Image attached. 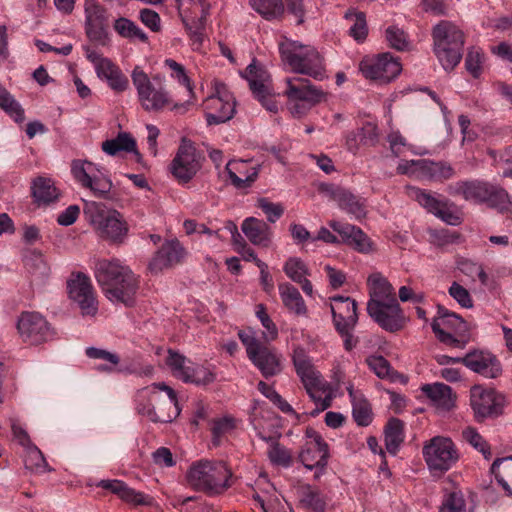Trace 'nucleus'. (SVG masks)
I'll use <instances>...</instances> for the list:
<instances>
[{"label": "nucleus", "instance_id": "7ed1b4c3", "mask_svg": "<svg viewBox=\"0 0 512 512\" xmlns=\"http://www.w3.org/2000/svg\"><path fill=\"white\" fill-rule=\"evenodd\" d=\"M278 47L283 63L291 71L318 81L327 77L324 59L314 47L287 38L280 41Z\"/></svg>", "mask_w": 512, "mask_h": 512}, {"label": "nucleus", "instance_id": "ddd939ff", "mask_svg": "<svg viewBox=\"0 0 512 512\" xmlns=\"http://www.w3.org/2000/svg\"><path fill=\"white\" fill-rule=\"evenodd\" d=\"M177 8L189 35L192 49L200 50L204 40L205 19L208 14L206 0H177Z\"/></svg>", "mask_w": 512, "mask_h": 512}, {"label": "nucleus", "instance_id": "a878e982", "mask_svg": "<svg viewBox=\"0 0 512 512\" xmlns=\"http://www.w3.org/2000/svg\"><path fill=\"white\" fill-rule=\"evenodd\" d=\"M292 360L296 374L306 391L326 386V381L322 378L321 373L315 368L311 358L302 347L297 346L294 348Z\"/></svg>", "mask_w": 512, "mask_h": 512}, {"label": "nucleus", "instance_id": "4d7b16f0", "mask_svg": "<svg viewBox=\"0 0 512 512\" xmlns=\"http://www.w3.org/2000/svg\"><path fill=\"white\" fill-rule=\"evenodd\" d=\"M484 53L480 48L472 47L468 50L465 58L466 70L474 77L478 78L483 71Z\"/></svg>", "mask_w": 512, "mask_h": 512}, {"label": "nucleus", "instance_id": "e2e57ef3", "mask_svg": "<svg viewBox=\"0 0 512 512\" xmlns=\"http://www.w3.org/2000/svg\"><path fill=\"white\" fill-rule=\"evenodd\" d=\"M215 380V373L209 367L194 364L191 374L185 378L186 383L208 385Z\"/></svg>", "mask_w": 512, "mask_h": 512}, {"label": "nucleus", "instance_id": "423d86ee", "mask_svg": "<svg viewBox=\"0 0 512 512\" xmlns=\"http://www.w3.org/2000/svg\"><path fill=\"white\" fill-rule=\"evenodd\" d=\"M434 52L442 67L454 69L462 58L464 34L455 24L442 21L433 29Z\"/></svg>", "mask_w": 512, "mask_h": 512}, {"label": "nucleus", "instance_id": "cd10ccee", "mask_svg": "<svg viewBox=\"0 0 512 512\" xmlns=\"http://www.w3.org/2000/svg\"><path fill=\"white\" fill-rule=\"evenodd\" d=\"M330 300L335 329L343 331L354 329L358 322L356 301L344 296H334Z\"/></svg>", "mask_w": 512, "mask_h": 512}, {"label": "nucleus", "instance_id": "de8ad7c7", "mask_svg": "<svg viewBox=\"0 0 512 512\" xmlns=\"http://www.w3.org/2000/svg\"><path fill=\"white\" fill-rule=\"evenodd\" d=\"M250 6L268 21L280 19L284 14L281 0H249Z\"/></svg>", "mask_w": 512, "mask_h": 512}, {"label": "nucleus", "instance_id": "603ef678", "mask_svg": "<svg viewBox=\"0 0 512 512\" xmlns=\"http://www.w3.org/2000/svg\"><path fill=\"white\" fill-rule=\"evenodd\" d=\"M345 18L353 21V24L349 29L351 37H353L357 42L364 41L368 34L365 14L351 9L345 13Z\"/></svg>", "mask_w": 512, "mask_h": 512}, {"label": "nucleus", "instance_id": "4be33fe9", "mask_svg": "<svg viewBox=\"0 0 512 512\" xmlns=\"http://www.w3.org/2000/svg\"><path fill=\"white\" fill-rule=\"evenodd\" d=\"M367 313L386 331L396 332L404 326L405 317L397 299L382 303L368 302Z\"/></svg>", "mask_w": 512, "mask_h": 512}, {"label": "nucleus", "instance_id": "58836bf2", "mask_svg": "<svg viewBox=\"0 0 512 512\" xmlns=\"http://www.w3.org/2000/svg\"><path fill=\"white\" fill-rule=\"evenodd\" d=\"M405 189L411 199L417 201L428 212L434 215H436L442 207H446L449 204L447 199L437 198L426 190H422L418 187L408 185Z\"/></svg>", "mask_w": 512, "mask_h": 512}, {"label": "nucleus", "instance_id": "39448f33", "mask_svg": "<svg viewBox=\"0 0 512 512\" xmlns=\"http://www.w3.org/2000/svg\"><path fill=\"white\" fill-rule=\"evenodd\" d=\"M84 214L102 239L117 244L124 242L129 227L117 210L108 209L97 202H87Z\"/></svg>", "mask_w": 512, "mask_h": 512}, {"label": "nucleus", "instance_id": "f03ea898", "mask_svg": "<svg viewBox=\"0 0 512 512\" xmlns=\"http://www.w3.org/2000/svg\"><path fill=\"white\" fill-rule=\"evenodd\" d=\"M447 192L476 204L486 203L501 213H512V201L507 191L487 181L477 179L457 181L447 186Z\"/></svg>", "mask_w": 512, "mask_h": 512}, {"label": "nucleus", "instance_id": "bf43d9fd", "mask_svg": "<svg viewBox=\"0 0 512 512\" xmlns=\"http://www.w3.org/2000/svg\"><path fill=\"white\" fill-rule=\"evenodd\" d=\"M431 327L440 342L456 348L462 349L465 347L467 340L464 337L458 339L454 331H446L444 328H441L439 321H433Z\"/></svg>", "mask_w": 512, "mask_h": 512}, {"label": "nucleus", "instance_id": "0eeeda50", "mask_svg": "<svg viewBox=\"0 0 512 512\" xmlns=\"http://www.w3.org/2000/svg\"><path fill=\"white\" fill-rule=\"evenodd\" d=\"M285 82L284 95L288 110L294 117L305 115L313 106L327 100L328 93L306 78L296 76L287 78Z\"/></svg>", "mask_w": 512, "mask_h": 512}, {"label": "nucleus", "instance_id": "4c0bfd02", "mask_svg": "<svg viewBox=\"0 0 512 512\" xmlns=\"http://www.w3.org/2000/svg\"><path fill=\"white\" fill-rule=\"evenodd\" d=\"M279 294L284 306L298 316L307 314V307L303 297L296 287L290 283L279 284Z\"/></svg>", "mask_w": 512, "mask_h": 512}, {"label": "nucleus", "instance_id": "2f4dec72", "mask_svg": "<svg viewBox=\"0 0 512 512\" xmlns=\"http://www.w3.org/2000/svg\"><path fill=\"white\" fill-rule=\"evenodd\" d=\"M226 171L232 185L236 189H246L257 179L259 166L249 167L246 161H229L226 164Z\"/></svg>", "mask_w": 512, "mask_h": 512}, {"label": "nucleus", "instance_id": "c9c22d12", "mask_svg": "<svg viewBox=\"0 0 512 512\" xmlns=\"http://www.w3.org/2000/svg\"><path fill=\"white\" fill-rule=\"evenodd\" d=\"M330 195L339 208L351 216L356 219H360L365 216V209L363 205L357 200L356 196L348 190L340 187H331Z\"/></svg>", "mask_w": 512, "mask_h": 512}, {"label": "nucleus", "instance_id": "9d476101", "mask_svg": "<svg viewBox=\"0 0 512 512\" xmlns=\"http://www.w3.org/2000/svg\"><path fill=\"white\" fill-rule=\"evenodd\" d=\"M239 339L246 348L247 356L265 378L282 371L281 356L272 348L259 342L250 330H240Z\"/></svg>", "mask_w": 512, "mask_h": 512}, {"label": "nucleus", "instance_id": "f8f14e48", "mask_svg": "<svg viewBox=\"0 0 512 512\" xmlns=\"http://www.w3.org/2000/svg\"><path fill=\"white\" fill-rule=\"evenodd\" d=\"M422 454L428 469L440 474L450 470L460 457L455 443L444 436H435L427 441L423 446Z\"/></svg>", "mask_w": 512, "mask_h": 512}, {"label": "nucleus", "instance_id": "a211bd4d", "mask_svg": "<svg viewBox=\"0 0 512 512\" xmlns=\"http://www.w3.org/2000/svg\"><path fill=\"white\" fill-rule=\"evenodd\" d=\"M470 403L476 419L481 421L501 415L505 397L495 389L475 385L470 390Z\"/></svg>", "mask_w": 512, "mask_h": 512}, {"label": "nucleus", "instance_id": "b1692460", "mask_svg": "<svg viewBox=\"0 0 512 512\" xmlns=\"http://www.w3.org/2000/svg\"><path fill=\"white\" fill-rule=\"evenodd\" d=\"M187 255L186 249L176 238L166 240L151 258L148 269L159 274L181 263Z\"/></svg>", "mask_w": 512, "mask_h": 512}, {"label": "nucleus", "instance_id": "9b49d317", "mask_svg": "<svg viewBox=\"0 0 512 512\" xmlns=\"http://www.w3.org/2000/svg\"><path fill=\"white\" fill-rule=\"evenodd\" d=\"M206 121L209 126L219 125L230 120L235 113L236 101L227 86L219 81L211 83V93L203 102Z\"/></svg>", "mask_w": 512, "mask_h": 512}, {"label": "nucleus", "instance_id": "dca6fc26", "mask_svg": "<svg viewBox=\"0 0 512 512\" xmlns=\"http://www.w3.org/2000/svg\"><path fill=\"white\" fill-rule=\"evenodd\" d=\"M84 51L86 58L92 63L97 77L106 82L111 90L115 93H122L129 88V80L119 66L89 46L84 47Z\"/></svg>", "mask_w": 512, "mask_h": 512}, {"label": "nucleus", "instance_id": "e433bc0d", "mask_svg": "<svg viewBox=\"0 0 512 512\" xmlns=\"http://www.w3.org/2000/svg\"><path fill=\"white\" fill-rule=\"evenodd\" d=\"M368 287L370 296L368 302L382 303L396 299L393 286L380 273H374L369 276Z\"/></svg>", "mask_w": 512, "mask_h": 512}, {"label": "nucleus", "instance_id": "6e6d98bb", "mask_svg": "<svg viewBox=\"0 0 512 512\" xmlns=\"http://www.w3.org/2000/svg\"><path fill=\"white\" fill-rule=\"evenodd\" d=\"M462 436L466 442L481 452L485 459L489 460L491 458L489 445L475 428L467 427L463 430Z\"/></svg>", "mask_w": 512, "mask_h": 512}, {"label": "nucleus", "instance_id": "6ab92c4d", "mask_svg": "<svg viewBox=\"0 0 512 512\" xmlns=\"http://www.w3.org/2000/svg\"><path fill=\"white\" fill-rule=\"evenodd\" d=\"M241 76L245 78L255 98L262 104L266 110L276 113L278 105L270 88V75L267 70L253 61L247 66Z\"/></svg>", "mask_w": 512, "mask_h": 512}, {"label": "nucleus", "instance_id": "680f3d73", "mask_svg": "<svg viewBox=\"0 0 512 512\" xmlns=\"http://www.w3.org/2000/svg\"><path fill=\"white\" fill-rule=\"evenodd\" d=\"M458 268L463 274L470 277L472 280H475V277H478L481 284H487L488 275L480 264L469 259H462L458 262Z\"/></svg>", "mask_w": 512, "mask_h": 512}, {"label": "nucleus", "instance_id": "ea45409f", "mask_svg": "<svg viewBox=\"0 0 512 512\" xmlns=\"http://www.w3.org/2000/svg\"><path fill=\"white\" fill-rule=\"evenodd\" d=\"M433 321H439L441 328L446 331H454L460 337H466L468 333L467 323L459 315L450 312L444 306H438L437 317Z\"/></svg>", "mask_w": 512, "mask_h": 512}, {"label": "nucleus", "instance_id": "338daca9", "mask_svg": "<svg viewBox=\"0 0 512 512\" xmlns=\"http://www.w3.org/2000/svg\"><path fill=\"white\" fill-rule=\"evenodd\" d=\"M152 392H157V389H153V385L151 387L144 388L139 393V401L137 404V412L147 417L149 420L152 421V416L150 413H153V410H155V402H151L150 400V394Z\"/></svg>", "mask_w": 512, "mask_h": 512}, {"label": "nucleus", "instance_id": "774afa93", "mask_svg": "<svg viewBox=\"0 0 512 512\" xmlns=\"http://www.w3.org/2000/svg\"><path fill=\"white\" fill-rule=\"evenodd\" d=\"M139 20L144 26L154 33H158L162 29L160 15L152 9H141L139 11Z\"/></svg>", "mask_w": 512, "mask_h": 512}, {"label": "nucleus", "instance_id": "f3484780", "mask_svg": "<svg viewBox=\"0 0 512 512\" xmlns=\"http://www.w3.org/2000/svg\"><path fill=\"white\" fill-rule=\"evenodd\" d=\"M359 70L367 79L389 83L401 73L402 65L397 57L387 52L362 59Z\"/></svg>", "mask_w": 512, "mask_h": 512}, {"label": "nucleus", "instance_id": "052dcab7", "mask_svg": "<svg viewBox=\"0 0 512 512\" xmlns=\"http://www.w3.org/2000/svg\"><path fill=\"white\" fill-rule=\"evenodd\" d=\"M285 274L294 282L303 281L309 272L306 264L297 257L289 258L283 267Z\"/></svg>", "mask_w": 512, "mask_h": 512}, {"label": "nucleus", "instance_id": "f257e3e1", "mask_svg": "<svg viewBox=\"0 0 512 512\" xmlns=\"http://www.w3.org/2000/svg\"><path fill=\"white\" fill-rule=\"evenodd\" d=\"M95 278L113 304L132 306L135 303L140 280L130 267L118 260H100L95 267Z\"/></svg>", "mask_w": 512, "mask_h": 512}, {"label": "nucleus", "instance_id": "20e7f679", "mask_svg": "<svg viewBox=\"0 0 512 512\" xmlns=\"http://www.w3.org/2000/svg\"><path fill=\"white\" fill-rule=\"evenodd\" d=\"M231 470L222 461L202 459L193 462L186 473L188 484L209 495L222 494L231 487Z\"/></svg>", "mask_w": 512, "mask_h": 512}, {"label": "nucleus", "instance_id": "5fc2aeb1", "mask_svg": "<svg viewBox=\"0 0 512 512\" xmlns=\"http://www.w3.org/2000/svg\"><path fill=\"white\" fill-rule=\"evenodd\" d=\"M236 428V420L231 416H224L221 418L214 419L212 422V435H213V443L218 445L220 443V439L231 433Z\"/></svg>", "mask_w": 512, "mask_h": 512}, {"label": "nucleus", "instance_id": "6e6552de", "mask_svg": "<svg viewBox=\"0 0 512 512\" xmlns=\"http://www.w3.org/2000/svg\"><path fill=\"white\" fill-rule=\"evenodd\" d=\"M131 79L144 110L158 112L171 104L169 92L160 77L155 76L151 80L140 66H136L131 72Z\"/></svg>", "mask_w": 512, "mask_h": 512}, {"label": "nucleus", "instance_id": "a19ab883", "mask_svg": "<svg viewBox=\"0 0 512 512\" xmlns=\"http://www.w3.org/2000/svg\"><path fill=\"white\" fill-rule=\"evenodd\" d=\"M27 272L35 281H43L49 276L50 268L41 252L29 251L24 257Z\"/></svg>", "mask_w": 512, "mask_h": 512}, {"label": "nucleus", "instance_id": "79ce46f5", "mask_svg": "<svg viewBox=\"0 0 512 512\" xmlns=\"http://www.w3.org/2000/svg\"><path fill=\"white\" fill-rule=\"evenodd\" d=\"M32 195L38 204H49L58 199L59 193L50 178L38 177L33 180Z\"/></svg>", "mask_w": 512, "mask_h": 512}, {"label": "nucleus", "instance_id": "69168bd1", "mask_svg": "<svg viewBox=\"0 0 512 512\" xmlns=\"http://www.w3.org/2000/svg\"><path fill=\"white\" fill-rule=\"evenodd\" d=\"M256 316L260 320L262 326L265 328V332L263 333L265 340L272 341L276 339L278 335L277 327L267 314L263 304H258L256 306Z\"/></svg>", "mask_w": 512, "mask_h": 512}, {"label": "nucleus", "instance_id": "473e14b6", "mask_svg": "<svg viewBox=\"0 0 512 512\" xmlns=\"http://www.w3.org/2000/svg\"><path fill=\"white\" fill-rule=\"evenodd\" d=\"M97 486L111 491L127 503L134 505H149L151 503V498L149 496L130 488L121 480H101Z\"/></svg>", "mask_w": 512, "mask_h": 512}, {"label": "nucleus", "instance_id": "72a5a7b5", "mask_svg": "<svg viewBox=\"0 0 512 512\" xmlns=\"http://www.w3.org/2000/svg\"><path fill=\"white\" fill-rule=\"evenodd\" d=\"M241 229L252 244L261 247H268L270 245L272 231L270 226L263 220L248 217L243 221Z\"/></svg>", "mask_w": 512, "mask_h": 512}, {"label": "nucleus", "instance_id": "412c9836", "mask_svg": "<svg viewBox=\"0 0 512 512\" xmlns=\"http://www.w3.org/2000/svg\"><path fill=\"white\" fill-rule=\"evenodd\" d=\"M67 288L70 299L77 303L83 315H96L98 301L89 276L81 272L73 274Z\"/></svg>", "mask_w": 512, "mask_h": 512}, {"label": "nucleus", "instance_id": "4468645a", "mask_svg": "<svg viewBox=\"0 0 512 512\" xmlns=\"http://www.w3.org/2000/svg\"><path fill=\"white\" fill-rule=\"evenodd\" d=\"M71 174L81 187L89 189L96 197H105L112 188V181L96 164L88 160H73Z\"/></svg>", "mask_w": 512, "mask_h": 512}, {"label": "nucleus", "instance_id": "49530a36", "mask_svg": "<svg viewBox=\"0 0 512 512\" xmlns=\"http://www.w3.org/2000/svg\"><path fill=\"white\" fill-rule=\"evenodd\" d=\"M113 28L121 37L130 41L138 40L143 43L148 41V35L128 18L119 17L115 20Z\"/></svg>", "mask_w": 512, "mask_h": 512}, {"label": "nucleus", "instance_id": "13d9d810", "mask_svg": "<svg viewBox=\"0 0 512 512\" xmlns=\"http://www.w3.org/2000/svg\"><path fill=\"white\" fill-rule=\"evenodd\" d=\"M440 512H466V503L461 491H452L445 494Z\"/></svg>", "mask_w": 512, "mask_h": 512}, {"label": "nucleus", "instance_id": "864d4df0", "mask_svg": "<svg viewBox=\"0 0 512 512\" xmlns=\"http://www.w3.org/2000/svg\"><path fill=\"white\" fill-rule=\"evenodd\" d=\"M262 440L270 442L271 445L268 450V457L270 461L275 465L288 467L291 464V454L287 449L282 447L273 437H265L259 434Z\"/></svg>", "mask_w": 512, "mask_h": 512}, {"label": "nucleus", "instance_id": "1a4fd4ad", "mask_svg": "<svg viewBox=\"0 0 512 512\" xmlns=\"http://www.w3.org/2000/svg\"><path fill=\"white\" fill-rule=\"evenodd\" d=\"M204 161V154L196 148L194 142L183 137L168 170L179 184L185 185L196 177Z\"/></svg>", "mask_w": 512, "mask_h": 512}, {"label": "nucleus", "instance_id": "a18cd8bd", "mask_svg": "<svg viewBox=\"0 0 512 512\" xmlns=\"http://www.w3.org/2000/svg\"><path fill=\"white\" fill-rule=\"evenodd\" d=\"M403 441V422L397 418L390 419L385 428V446L387 451L392 455H396Z\"/></svg>", "mask_w": 512, "mask_h": 512}, {"label": "nucleus", "instance_id": "2eb2a0df", "mask_svg": "<svg viewBox=\"0 0 512 512\" xmlns=\"http://www.w3.org/2000/svg\"><path fill=\"white\" fill-rule=\"evenodd\" d=\"M17 332L23 343L37 346L52 340L55 331L48 320L39 312L25 311L16 323Z\"/></svg>", "mask_w": 512, "mask_h": 512}, {"label": "nucleus", "instance_id": "aec40b11", "mask_svg": "<svg viewBox=\"0 0 512 512\" xmlns=\"http://www.w3.org/2000/svg\"><path fill=\"white\" fill-rule=\"evenodd\" d=\"M329 453L328 445L321 435L312 428L306 429V442L299 455L300 461L309 469H316L315 478L323 474L327 465Z\"/></svg>", "mask_w": 512, "mask_h": 512}, {"label": "nucleus", "instance_id": "f704fd0d", "mask_svg": "<svg viewBox=\"0 0 512 512\" xmlns=\"http://www.w3.org/2000/svg\"><path fill=\"white\" fill-rule=\"evenodd\" d=\"M421 391L431 400L437 409L447 411L451 409L454 404L452 389L446 384H425L421 387Z\"/></svg>", "mask_w": 512, "mask_h": 512}, {"label": "nucleus", "instance_id": "c85d7f7f", "mask_svg": "<svg viewBox=\"0 0 512 512\" xmlns=\"http://www.w3.org/2000/svg\"><path fill=\"white\" fill-rule=\"evenodd\" d=\"M329 225L341 236L343 243L351 246L356 251L365 254L373 251V243L360 228L335 220L330 221Z\"/></svg>", "mask_w": 512, "mask_h": 512}, {"label": "nucleus", "instance_id": "7c9ffc66", "mask_svg": "<svg viewBox=\"0 0 512 512\" xmlns=\"http://www.w3.org/2000/svg\"><path fill=\"white\" fill-rule=\"evenodd\" d=\"M86 355L91 359L102 360L103 363L95 365V370L100 373L106 374H130L132 369L124 365L121 361L120 356L105 349L88 347L86 349Z\"/></svg>", "mask_w": 512, "mask_h": 512}, {"label": "nucleus", "instance_id": "0e129e2a", "mask_svg": "<svg viewBox=\"0 0 512 512\" xmlns=\"http://www.w3.org/2000/svg\"><path fill=\"white\" fill-rule=\"evenodd\" d=\"M164 65L170 70L171 78L176 80L180 85L184 86L189 92L192 91L190 78L188 77L186 69L182 64L176 62L173 59H166L164 61Z\"/></svg>", "mask_w": 512, "mask_h": 512}, {"label": "nucleus", "instance_id": "5701e85b", "mask_svg": "<svg viewBox=\"0 0 512 512\" xmlns=\"http://www.w3.org/2000/svg\"><path fill=\"white\" fill-rule=\"evenodd\" d=\"M153 389L166 392L167 397H161L158 391L150 394L151 402H155V410L150 413L152 422H172L181 412L175 391L165 383H154Z\"/></svg>", "mask_w": 512, "mask_h": 512}, {"label": "nucleus", "instance_id": "37998d69", "mask_svg": "<svg viewBox=\"0 0 512 512\" xmlns=\"http://www.w3.org/2000/svg\"><path fill=\"white\" fill-rule=\"evenodd\" d=\"M352 402V415L355 422L360 426H368L372 422L373 414L369 402L353 390L348 388Z\"/></svg>", "mask_w": 512, "mask_h": 512}, {"label": "nucleus", "instance_id": "3c124183", "mask_svg": "<svg viewBox=\"0 0 512 512\" xmlns=\"http://www.w3.org/2000/svg\"><path fill=\"white\" fill-rule=\"evenodd\" d=\"M167 365L172 371V374L177 378L185 382V378L191 374L193 366L195 363H192L189 359H187L184 355L174 352L172 350L168 351V357L166 360Z\"/></svg>", "mask_w": 512, "mask_h": 512}, {"label": "nucleus", "instance_id": "8fccbe9b", "mask_svg": "<svg viewBox=\"0 0 512 512\" xmlns=\"http://www.w3.org/2000/svg\"><path fill=\"white\" fill-rule=\"evenodd\" d=\"M0 108L17 124H21L25 120L24 109L21 104L2 84H0Z\"/></svg>", "mask_w": 512, "mask_h": 512}, {"label": "nucleus", "instance_id": "393cba45", "mask_svg": "<svg viewBox=\"0 0 512 512\" xmlns=\"http://www.w3.org/2000/svg\"><path fill=\"white\" fill-rule=\"evenodd\" d=\"M85 32L87 37L100 45L108 42V33L105 28L106 10L97 0H85Z\"/></svg>", "mask_w": 512, "mask_h": 512}, {"label": "nucleus", "instance_id": "09e8293b", "mask_svg": "<svg viewBox=\"0 0 512 512\" xmlns=\"http://www.w3.org/2000/svg\"><path fill=\"white\" fill-rule=\"evenodd\" d=\"M102 150L111 156L119 152H135L136 142L129 133L122 132L116 138L104 141L102 143Z\"/></svg>", "mask_w": 512, "mask_h": 512}, {"label": "nucleus", "instance_id": "c03bdc74", "mask_svg": "<svg viewBox=\"0 0 512 512\" xmlns=\"http://www.w3.org/2000/svg\"><path fill=\"white\" fill-rule=\"evenodd\" d=\"M421 179L431 181H444L452 178L455 174L453 167L445 162H434L422 159Z\"/></svg>", "mask_w": 512, "mask_h": 512}, {"label": "nucleus", "instance_id": "c756f323", "mask_svg": "<svg viewBox=\"0 0 512 512\" xmlns=\"http://www.w3.org/2000/svg\"><path fill=\"white\" fill-rule=\"evenodd\" d=\"M329 225L341 236L343 243L351 246L356 251L365 254L373 251V243L360 228L335 220L330 221Z\"/></svg>", "mask_w": 512, "mask_h": 512}, {"label": "nucleus", "instance_id": "bb28decb", "mask_svg": "<svg viewBox=\"0 0 512 512\" xmlns=\"http://www.w3.org/2000/svg\"><path fill=\"white\" fill-rule=\"evenodd\" d=\"M462 364L471 371L489 379L497 378L502 373L500 361L489 351H471L463 357Z\"/></svg>", "mask_w": 512, "mask_h": 512}]
</instances>
